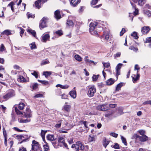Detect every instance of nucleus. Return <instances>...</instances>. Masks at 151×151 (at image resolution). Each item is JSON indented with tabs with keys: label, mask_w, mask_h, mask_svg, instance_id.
<instances>
[{
	"label": "nucleus",
	"mask_w": 151,
	"mask_h": 151,
	"mask_svg": "<svg viewBox=\"0 0 151 151\" xmlns=\"http://www.w3.org/2000/svg\"><path fill=\"white\" fill-rule=\"evenodd\" d=\"M15 95L14 92V91H11L2 97L3 101H6L10 98L14 96Z\"/></svg>",
	"instance_id": "f257e3e1"
},
{
	"label": "nucleus",
	"mask_w": 151,
	"mask_h": 151,
	"mask_svg": "<svg viewBox=\"0 0 151 151\" xmlns=\"http://www.w3.org/2000/svg\"><path fill=\"white\" fill-rule=\"evenodd\" d=\"M96 88L94 86H91L88 89L87 95L90 97H93L94 96V94L96 92Z\"/></svg>",
	"instance_id": "f03ea898"
},
{
	"label": "nucleus",
	"mask_w": 151,
	"mask_h": 151,
	"mask_svg": "<svg viewBox=\"0 0 151 151\" xmlns=\"http://www.w3.org/2000/svg\"><path fill=\"white\" fill-rule=\"evenodd\" d=\"M97 110L101 111H105L109 110V107L107 104L100 105L96 107Z\"/></svg>",
	"instance_id": "7ed1b4c3"
},
{
	"label": "nucleus",
	"mask_w": 151,
	"mask_h": 151,
	"mask_svg": "<svg viewBox=\"0 0 151 151\" xmlns=\"http://www.w3.org/2000/svg\"><path fill=\"white\" fill-rule=\"evenodd\" d=\"M48 20L47 17H44L40 21L39 27L40 29H42L46 27V23Z\"/></svg>",
	"instance_id": "20e7f679"
},
{
	"label": "nucleus",
	"mask_w": 151,
	"mask_h": 151,
	"mask_svg": "<svg viewBox=\"0 0 151 151\" xmlns=\"http://www.w3.org/2000/svg\"><path fill=\"white\" fill-rule=\"evenodd\" d=\"M24 116L28 118L32 116L31 112V110L28 108H27L25 111L24 112Z\"/></svg>",
	"instance_id": "39448f33"
},
{
	"label": "nucleus",
	"mask_w": 151,
	"mask_h": 151,
	"mask_svg": "<svg viewBox=\"0 0 151 151\" xmlns=\"http://www.w3.org/2000/svg\"><path fill=\"white\" fill-rule=\"evenodd\" d=\"M122 65L123 64H122L119 63L117 65V66L116 67V75L117 76V77L118 76L120 75V69Z\"/></svg>",
	"instance_id": "423d86ee"
},
{
	"label": "nucleus",
	"mask_w": 151,
	"mask_h": 151,
	"mask_svg": "<svg viewBox=\"0 0 151 151\" xmlns=\"http://www.w3.org/2000/svg\"><path fill=\"white\" fill-rule=\"evenodd\" d=\"M150 29L149 27L145 26L142 28L141 31L143 34H145L148 32Z\"/></svg>",
	"instance_id": "0eeeda50"
},
{
	"label": "nucleus",
	"mask_w": 151,
	"mask_h": 151,
	"mask_svg": "<svg viewBox=\"0 0 151 151\" xmlns=\"http://www.w3.org/2000/svg\"><path fill=\"white\" fill-rule=\"evenodd\" d=\"M32 143L33 145H32V150L35 151L37 150V149L39 148V143L35 140L32 141Z\"/></svg>",
	"instance_id": "6e6552de"
},
{
	"label": "nucleus",
	"mask_w": 151,
	"mask_h": 151,
	"mask_svg": "<svg viewBox=\"0 0 151 151\" xmlns=\"http://www.w3.org/2000/svg\"><path fill=\"white\" fill-rule=\"evenodd\" d=\"M42 41L43 42H46L48 40L50 37V36L48 34H43L42 36Z\"/></svg>",
	"instance_id": "1a4fd4ad"
},
{
	"label": "nucleus",
	"mask_w": 151,
	"mask_h": 151,
	"mask_svg": "<svg viewBox=\"0 0 151 151\" xmlns=\"http://www.w3.org/2000/svg\"><path fill=\"white\" fill-rule=\"evenodd\" d=\"M97 24V23L96 22H91L89 25L90 28L89 31H93L95 28V27Z\"/></svg>",
	"instance_id": "9d476101"
},
{
	"label": "nucleus",
	"mask_w": 151,
	"mask_h": 151,
	"mask_svg": "<svg viewBox=\"0 0 151 151\" xmlns=\"http://www.w3.org/2000/svg\"><path fill=\"white\" fill-rule=\"evenodd\" d=\"M138 71L137 72V75L136 76L135 75H133L132 76V81L134 83H135V82L139 79L140 77V75L138 73Z\"/></svg>",
	"instance_id": "9b49d317"
},
{
	"label": "nucleus",
	"mask_w": 151,
	"mask_h": 151,
	"mask_svg": "<svg viewBox=\"0 0 151 151\" xmlns=\"http://www.w3.org/2000/svg\"><path fill=\"white\" fill-rule=\"evenodd\" d=\"M81 1V0H71L70 1V4L72 6L75 7Z\"/></svg>",
	"instance_id": "f8f14e48"
},
{
	"label": "nucleus",
	"mask_w": 151,
	"mask_h": 151,
	"mask_svg": "<svg viewBox=\"0 0 151 151\" xmlns=\"http://www.w3.org/2000/svg\"><path fill=\"white\" fill-rule=\"evenodd\" d=\"M16 138L19 141H21L19 143L20 144L26 141V139H24V137L22 135H17L16 136Z\"/></svg>",
	"instance_id": "ddd939ff"
},
{
	"label": "nucleus",
	"mask_w": 151,
	"mask_h": 151,
	"mask_svg": "<svg viewBox=\"0 0 151 151\" xmlns=\"http://www.w3.org/2000/svg\"><path fill=\"white\" fill-rule=\"evenodd\" d=\"M55 17L57 19H58L61 17L60 14V11L59 10H57L54 12Z\"/></svg>",
	"instance_id": "4468645a"
},
{
	"label": "nucleus",
	"mask_w": 151,
	"mask_h": 151,
	"mask_svg": "<svg viewBox=\"0 0 151 151\" xmlns=\"http://www.w3.org/2000/svg\"><path fill=\"white\" fill-rule=\"evenodd\" d=\"M109 37V33L108 32H104L102 36H101V38L104 37L106 40H108Z\"/></svg>",
	"instance_id": "2eb2a0df"
},
{
	"label": "nucleus",
	"mask_w": 151,
	"mask_h": 151,
	"mask_svg": "<svg viewBox=\"0 0 151 151\" xmlns=\"http://www.w3.org/2000/svg\"><path fill=\"white\" fill-rule=\"evenodd\" d=\"M139 139L141 142H145L148 140V137L146 135H144L142 136H139Z\"/></svg>",
	"instance_id": "dca6fc26"
},
{
	"label": "nucleus",
	"mask_w": 151,
	"mask_h": 151,
	"mask_svg": "<svg viewBox=\"0 0 151 151\" xmlns=\"http://www.w3.org/2000/svg\"><path fill=\"white\" fill-rule=\"evenodd\" d=\"M131 4L132 6V9L133 10V13L134 15H137L138 13V10L137 9H136V5L133 4V3H131Z\"/></svg>",
	"instance_id": "f3484780"
},
{
	"label": "nucleus",
	"mask_w": 151,
	"mask_h": 151,
	"mask_svg": "<svg viewBox=\"0 0 151 151\" xmlns=\"http://www.w3.org/2000/svg\"><path fill=\"white\" fill-rule=\"evenodd\" d=\"M69 94L71 97L73 99H75L76 97V92L75 90L70 91Z\"/></svg>",
	"instance_id": "a211bd4d"
},
{
	"label": "nucleus",
	"mask_w": 151,
	"mask_h": 151,
	"mask_svg": "<svg viewBox=\"0 0 151 151\" xmlns=\"http://www.w3.org/2000/svg\"><path fill=\"white\" fill-rule=\"evenodd\" d=\"M41 1V0H38L37 1H36L35 2V5L36 6V7L38 8L39 9L40 8L41 6H40V4H41V3L42 1V3H43V1Z\"/></svg>",
	"instance_id": "6ab92c4d"
},
{
	"label": "nucleus",
	"mask_w": 151,
	"mask_h": 151,
	"mask_svg": "<svg viewBox=\"0 0 151 151\" xmlns=\"http://www.w3.org/2000/svg\"><path fill=\"white\" fill-rule=\"evenodd\" d=\"M47 138L48 140L53 141L55 140L56 138H54V136L53 135L49 134L47 136Z\"/></svg>",
	"instance_id": "aec40b11"
},
{
	"label": "nucleus",
	"mask_w": 151,
	"mask_h": 151,
	"mask_svg": "<svg viewBox=\"0 0 151 151\" xmlns=\"http://www.w3.org/2000/svg\"><path fill=\"white\" fill-rule=\"evenodd\" d=\"M114 79L111 78L106 81V83L107 85H111L114 83Z\"/></svg>",
	"instance_id": "412c9836"
},
{
	"label": "nucleus",
	"mask_w": 151,
	"mask_h": 151,
	"mask_svg": "<svg viewBox=\"0 0 151 151\" xmlns=\"http://www.w3.org/2000/svg\"><path fill=\"white\" fill-rule=\"evenodd\" d=\"M109 141L107 140L105 138L103 139V145L106 148L107 146L109 144Z\"/></svg>",
	"instance_id": "4be33fe9"
},
{
	"label": "nucleus",
	"mask_w": 151,
	"mask_h": 151,
	"mask_svg": "<svg viewBox=\"0 0 151 151\" xmlns=\"http://www.w3.org/2000/svg\"><path fill=\"white\" fill-rule=\"evenodd\" d=\"M58 142L59 144H60V143L63 144L65 142L64 138L63 137L59 136L58 137Z\"/></svg>",
	"instance_id": "5701e85b"
},
{
	"label": "nucleus",
	"mask_w": 151,
	"mask_h": 151,
	"mask_svg": "<svg viewBox=\"0 0 151 151\" xmlns=\"http://www.w3.org/2000/svg\"><path fill=\"white\" fill-rule=\"evenodd\" d=\"M27 32L30 34L32 35L34 37H35L36 35V32L35 30L29 29H27Z\"/></svg>",
	"instance_id": "b1692460"
},
{
	"label": "nucleus",
	"mask_w": 151,
	"mask_h": 151,
	"mask_svg": "<svg viewBox=\"0 0 151 151\" xmlns=\"http://www.w3.org/2000/svg\"><path fill=\"white\" fill-rule=\"evenodd\" d=\"M15 4V2L14 1H12L9 3L8 5V6L11 7L12 10L13 12H14V6Z\"/></svg>",
	"instance_id": "393cba45"
},
{
	"label": "nucleus",
	"mask_w": 151,
	"mask_h": 151,
	"mask_svg": "<svg viewBox=\"0 0 151 151\" xmlns=\"http://www.w3.org/2000/svg\"><path fill=\"white\" fill-rule=\"evenodd\" d=\"M67 26L69 27L73 26V23L72 20L68 19L66 23Z\"/></svg>",
	"instance_id": "a878e982"
},
{
	"label": "nucleus",
	"mask_w": 151,
	"mask_h": 151,
	"mask_svg": "<svg viewBox=\"0 0 151 151\" xmlns=\"http://www.w3.org/2000/svg\"><path fill=\"white\" fill-rule=\"evenodd\" d=\"M70 105H65L64 106L63 109L67 111L68 112L70 111Z\"/></svg>",
	"instance_id": "bb28decb"
},
{
	"label": "nucleus",
	"mask_w": 151,
	"mask_h": 151,
	"mask_svg": "<svg viewBox=\"0 0 151 151\" xmlns=\"http://www.w3.org/2000/svg\"><path fill=\"white\" fill-rule=\"evenodd\" d=\"M18 81L21 82H26V79L22 76H19Z\"/></svg>",
	"instance_id": "cd10ccee"
},
{
	"label": "nucleus",
	"mask_w": 151,
	"mask_h": 151,
	"mask_svg": "<svg viewBox=\"0 0 151 151\" xmlns=\"http://www.w3.org/2000/svg\"><path fill=\"white\" fill-rule=\"evenodd\" d=\"M85 61L86 63H91L93 62H94V61L92 60H91L88 59V56H86L85 57Z\"/></svg>",
	"instance_id": "c85d7f7f"
},
{
	"label": "nucleus",
	"mask_w": 151,
	"mask_h": 151,
	"mask_svg": "<svg viewBox=\"0 0 151 151\" xmlns=\"http://www.w3.org/2000/svg\"><path fill=\"white\" fill-rule=\"evenodd\" d=\"M122 86L123 83H121L118 84L116 87L115 90L116 91H119L121 89V88Z\"/></svg>",
	"instance_id": "c756f323"
},
{
	"label": "nucleus",
	"mask_w": 151,
	"mask_h": 151,
	"mask_svg": "<svg viewBox=\"0 0 151 151\" xmlns=\"http://www.w3.org/2000/svg\"><path fill=\"white\" fill-rule=\"evenodd\" d=\"M75 58L78 61L81 62L82 60L81 58L78 55L76 54L75 55Z\"/></svg>",
	"instance_id": "7c9ffc66"
},
{
	"label": "nucleus",
	"mask_w": 151,
	"mask_h": 151,
	"mask_svg": "<svg viewBox=\"0 0 151 151\" xmlns=\"http://www.w3.org/2000/svg\"><path fill=\"white\" fill-rule=\"evenodd\" d=\"M47 132V131H44L42 130H41V136L42 137L43 139H45V135L46 133Z\"/></svg>",
	"instance_id": "2f4dec72"
},
{
	"label": "nucleus",
	"mask_w": 151,
	"mask_h": 151,
	"mask_svg": "<svg viewBox=\"0 0 151 151\" xmlns=\"http://www.w3.org/2000/svg\"><path fill=\"white\" fill-rule=\"evenodd\" d=\"M25 106L24 104L23 103H20L18 106V107L20 110L23 109L24 107Z\"/></svg>",
	"instance_id": "473e14b6"
},
{
	"label": "nucleus",
	"mask_w": 151,
	"mask_h": 151,
	"mask_svg": "<svg viewBox=\"0 0 151 151\" xmlns=\"http://www.w3.org/2000/svg\"><path fill=\"white\" fill-rule=\"evenodd\" d=\"M14 108L15 111L17 115H21L22 116V115L23 114L22 113L19 111L17 107H15Z\"/></svg>",
	"instance_id": "72a5a7b5"
},
{
	"label": "nucleus",
	"mask_w": 151,
	"mask_h": 151,
	"mask_svg": "<svg viewBox=\"0 0 151 151\" xmlns=\"http://www.w3.org/2000/svg\"><path fill=\"white\" fill-rule=\"evenodd\" d=\"M54 33H55L60 36L62 35L63 34V32L61 30H59L55 31L54 32Z\"/></svg>",
	"instance_id": "f704fd0d"
},
{
	"label": "nucleus",
	"mask_w": 151,
	"mask_h": 151,
	"mask_svg": "<svg viewBox=\"0 0 151 151\" xmlns=\"http://www.w3.org/2000/svg\"><path fill=\"white\" fill-rule=\"evenodd\" d=\"M145 0H139L138 4L141 6H142L145 3Z\"/></svg>",
	"instance_id": "c9c22d12"
},
{
	"label": "nucleus",
	"mask_w": 151,
	"mask_h": 151,
	"mask_svg": "<svg viewBox=\"0 0 151 151\" xmlns=\"http://www.w3.org/2000/svg\"><path fill=\"white\" fill-rule=\"evenodd\" d=\"M51 74V72L45 71L43 72V75H44L46 78H47L48 76L50 75Z\"/></svg>",
	"instance_id": "e433bc0d"
},
{
	"label": "nucleus",
	"mask_w": 151,
	"mask_h": 151,
	"mask_svg": "<svg viewBox=\"0 0 151 151\" xmlns=\"http://www.w3.org/2000/svg\"><path fill=\"white\" fill-rule=\"evenodd\" d=\"M38 81L40 82L42 84L44 85H46L47 84H48V81H45V80H38Z\"/></svg>",
	"instance_id": "4c0bfd02"
},
{
	"label": "nucleus",
	"mask_w": 151,
	"mask_h": 151,
	"mask_svg": "<svg viewBox=\"0 0 151 151\" xmlns=\"http://www.w3.org/2000/svg\"><path fill=\"white\" fill-rule=\"evenodd\" d=\"M129 49L136 52H137L138 50V49L137 47H134L132 46L129 47Z\"/></svg>",
	"instance_id": "58836bf2"
},
{
	"label": "nucleus",
	"mask_w": 151,
	"mask_h": 151,
	"mask_svg": "<svg viewBox=\"0 0 151 151\" xmlns=\"http://www.w3.org/2000/svg\"><path fill=\"white\" fill-rule=\"evenodd\" d=\"M3 34H5L7 35H9L11 34L10 31L9 30H6L4 31L3 32Z\"/></svg>",
	"instance_id": "ea45409f"
},
{
	"label": "nucleus",
	"mask_w": 151,
	"mask_h": 151,
	"mask_svg": "<svg viewBox=\"0 0 151 151\" xmlns=\"http://www.w3.org/2000/svg\"><path fill=\"white\" fill-rule=\"evenodd\" d=\"M114 111L112 110L110 111L107 112V113L105 114V116L106 117H109V116L113 114Z\"/></svg>",
	"instance_id": "a19ab883"
},
{
	"label": "nucleus",
	"mask_w": 151,
	"mask_h": 151,
	"mask_svg": "<svg viewBox=\"0 0 151 151\" xmlns=\"http://www.w3.org/2000/svg\"><path fill=\"white\" fill-rule=\"evenodd\" d=\"M88 140L89 142H92L93 141H95V137L94 136H91L89 135V137L88 138Z\"/></svg>",
	"instance_id": "79ce46f5"
},
{
	"label": "nucleus",
	"mask_w": 151,
	"mask_h": 151,
	"mask_svg": "<svg viewBox=\"0 0 151 151\" xmlns=\"http://www.w3.org/2000/svg\"><path fill=\"white\" fill-rule=\"evenodd\" d=\"M3 132L4 138H7V134L6 132L4 127H3Z\"/></svg>",
	"instance_id": "37998d69"
},
{
	"label": "nucleus",
	"mask_w": 151,
	"mask_h": 151,
	"mask_svg": "<svg viewBox=\"0 0 151 151\" xmlns=\"http://www.w3.org/2000/svg\"><path fill=\"white\" fill-rule=\"evenodd\" d=\"M139 136L137 134H134L132 136L131 139H136L138 138H139Z\"/></svg>",
	"instance_id": "c03bdc74"
},
{
	"label": "nucleus",
	"mask_w": 151,
	"mask_h": 151,
	"mask_svg": "<svg viewBox=\"0 0 151 151\" xmlns=\"http://www.w3.org/2000/svg\"><path fill=\"white\" fill-rule=\"evenodd\" d=\"M62 121H63V120H61L60 121H58V123L57 124L55 125V127L56 128H59L60 127H61V124L62 123L61 122Z\"/></svg>",
	"instance_id": "a18cd8bd"
},
{
	"label": "nucleus",
	"mask_w": 151,
	"mask_h": 151,
	"mask_svg": "<svg viewBox=\"0 0 151 151\" xmlns=\"http://www.w3.org/2000/svg\"><path fill=\"white\" fill-rule=\"evenodd\" d=\"M131 35L134 37V38L135 39H137L138 38L137 35V33L136 32H133L132 34Z\"/></svg>",
	"instance_id": "49530a36"
},
{
	"label": "nucleus",
	"mask_w": 151,
	"mask_h": 151,
	"mask_svg": "<svg viewBox=\"0 0 151 151\" xmlns=\"http://www.w3.org/2000/svg\"><path fill=\"white\" fill-rule=\"evenodd\" d=\"M31 49H35L36 48V46L35 42L32 43L30 45Z\"/></svg>",
	"instance_id": "de8ad7c7"
},
{
	"label": "nucleus",
	"mask_w": 151,
	"mask_h": 151,
	"mask_svg": "<svg viewBox=\"0 0 151 151\" xmlns=\"http://www.w3.org/2000/svg\"><path fill=\"white\" fill-rule=\"evenodd\" d=\"M99 76V75H94L92 77L93 81H95L97 80Z\"/></svg>",
	"instance_id": "09e8293b"
},
{
	"label": "nucleus",
	"mask_w": 151,
	"mask_h": 151,
	"mask_svg": "<svg viewBox=\"0 0 151 151\" xmlns=\"http://www.w3.org/2000/svg\"><path fill=\"white\" fill-rule=\"evenodd\" d=\"M99 0H92L91 2V4L92 5H96L98 2Z\"/></svg>",
	"instance_id": "8fccbe9b"
},
{
	"label": "nucleus",
	"mask_w": 151,
	"mask_h": 151,
	"mask_svg": "<svg viewBox=\"0 0 151 151\" xmlns=\"http://www.w3.org/2000/svg\"><path fill=\"white\" fill-rule=\"evenodd\" d=\"M102 63L103 64L104 66L106 68H108L110 66V65L109 63Z\"/></svg>",
	"instance_id": "3c124183"
},
{
	"label": "nucleus",
	"mask_w": 151,
	"mask_h": 151,
	"mask_svg": "<svg viewBox=\"0 0 151 151\" xmlns=\"http://www.w3.org/2000/svg\"><path fill=\"white\" fill-rule=\"evenodd\" d=\"M62 120H63V121H62L63 122L62 123L64 126H67L68 125V123L67 121H66L64 119Z\"/></svg>",
	"instance_id": "603ef678"
},
{
	"label": "nucleus",
	"mask_w": 151,
	"mask_h": 151,
	"mask_svg": "<svg viewBox=\"0 0 151 151\" xmlns=\"http://www.w3.org/2000/svg\"><path fill=\"white\" fill-rule=\"evenodd\" d=\"M121 139L122 140V142L125 145H127V142L125 138H124L123 137L121 136Z\"/></svg>",
	"instance_id": "864d4df0"
},
{
	"label": "nucleus",
	"mask_w": 151,
	"mask_h": 151,
	"mask_svg": "<svg viewBox=\"0 0 151 151\" xmlns=\"http://www.w3.org/2000/svg\"><path fill=\"white\" fill-rule=\"evenodd\" d=\"M30 121V119H21L19 122L20 123H27L29 122Z\"/></svg>",
	"instance_id": "5fc2aeb1"
},
{
	"label": "nucleus",
	"mask_w": 151,
	"mask_h": 151,
	"mask_svg": "<svg viewBox=\"0 0 151 151\" xmlns=\"http://www.w3.org/2000/svg\"><path fill=\"white\" fill-rule=\"evenodd\" d=\"M5 50V47L3 44H1L0 47V51L3 52Z\"/></svg>",
	"instance_id": "6e6d98bb"
},
{
	"label": "nucleus",
	"mask_w": 151,
	"mask_h": 151,
	"mask_svg": "<svg viewBox=\"0 0 151 151\" xmlns=\"http://www.w3.org/2000/svg\"><path fill=\"white\" fill-rule=\"evenodd\" d=\"M138 132L142 136L145 135V132L144 130H141L138 131Z\"/></svg>",
	"instance_id": "4d7b16f0"
},
{
	"label": "nucleus",
	"mask_w": 151,
	"mask_h": 151,
	"mask_svg": "<svg viewBox=\"0 0 151 151\" xmlns=\"http://www.w3.org/2000/svg\"><path fill=\"white\" fill-rule=\"evenodd\" d=\"M90 33L91 34L94 35H98V33L96 31H90Z\"/></svg>",
	"instance_id": "13d9d810"
},
{
	"label": "nucleus",
	"mask_w": 151,
	"mask_h": 151,
	"mask_svg": "<svg viewBox=\"0 0 151 151\" xmlns=\"http://www.w3.org/2000/svg\"><path fill=\"white\" fill-rule=\"evenodd\" d=\"M43 147L45 151H47L49 149V146L47 144L44 145Z\"/></svg>",
	"instance_id": "bf43d9fd"
},
{
	"label": "nucleus",
	"mask_w": 151,
	"mask_h": 151,
	"mask_svg": "<svg viewBox=\"0 0 151 151\" xmlns=\"http://www.w3.org/2000/svg\"><path fill=\"white\" fill-rule=\"evenodd\" d=\"M110 135L115 138H116L118 135V134L114 132H111L110 134Z\"/></svg>",
	"instance_id": "052dcab7"
},
{
	"label": "nucleus",
	"mask_w": 151,
	"mask_h": 151,
	"mask_svg": "<svg viewBox=\"0 0 151 151\" xmlns=\"http://www.w3.org/2000/svg\"><path fill=\"white\" fill-rule=\"evenodd\" d=\"M31 74L34 76L36 78H37L38 77V75L36 71H34V72L33 73H32Z\"/></svg>",
	"instance_id": "680f3d73"
},
{
	"label": "nucleus",
	"mask_w": 151,
	"mask_h": 151,
	"mask_svg": "<svg viewBox=\"0 0 151 151\" xmlns=\"http://www.w3.org/2000/svg\"><path fill=\"white\" fill-rule=\"evenodd\" d=\"M108 106L109 107V108H115L116 106V104H110Z\"/></svg>",
	"instance_id": "e2e57ef3"
},
{
	"label": "nucleus",
	"mask_w": 151,
	"mask_h": 151,
	"mask_svg": "<svg viewBox=\"0 0 151 151\" xmlns=\"http://www.w3.org/2000/svg\"><path fill=\"white\" fill-rule=\"evenodd\" d=\"M38 86V84L37 83H34V84L33 85L32 87V88L34 89H36Z\"/></svg>",
	"instance_id": "0e129e2a"
},
{
	"label": "nucleus",
	"mask_w": 151,
	"mask_h": 151,
	"mask_svg": "<svg viewBox=\"0 0 151 151\" xmlns=\"http://www.w3.org/2000/svg\"><path fill=\"white\" fill-rule=\"evenodd\" d=\"M49 63V61L47 60H45L42 62L41 63V64L42 65H44Z\"/></svg>",
	"instance_id": "69168bd1"
},
{
	"label": "nucleus",
	"mask_w": 151,
	"mask_h": 151,
	"mask_svg": "<svg viewBox=\"0 0 151 151\" xmlns=\"http://www.w3.org/2000/svg\"><path fill=\"white\" fill-rule=\"evenodd\" d=\"M143 104L144 105H146V104H150L151 105V101H145L143 103Z\"/></svg>",
	"instance_id": "338daca9"
},
{
	"label": "nucleus",
	"mask_w": 151,
	"mask_h": 151,
	"mask_svg": "<svg viewBox=\"0 0 151 151\" xmlns=\"http://www.w3.org/2000/svg\"><path fill=\"white\" fill-rule=\"evenodd\" d=\"M151 42V37H148L146 39V43H150Z\"/></svg>",
	"instance_id": "774afa93"
}]
</instances>
